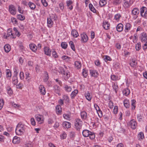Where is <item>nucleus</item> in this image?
Here are the masks:
<instances>
[{"instance_id": "9b49d317", "label": "nucleus", "mask_w": 147, "mask_h": 147, "mask_svg": "<svg viewBox=\"0 0 147 147\" xmlns=\"http://www.w3.org/2000/svg\"><path fill=\"white\" fill-rule=\"evenodd\" d=\"M90 73L92 76L97 77L98 76V71L95 70H90Z\"/></svg>"}, {"instance_id": "864d4df0", "label": "nucleus", "mask_w": 147, "mask_h": 147, "mask_svg": "<svg viewBox=\"0 0 147 147\" xmlns=\"http://www.w3.org/2000/svg\"><path fill=\"white\" fill-rule=\"evenodd\" d=\"M124 2L123 4V6L125 8H128L129 7V2L127 1H126L125 0H124Z\"/></svg>"}, {"instance_id": "603ef678", "label": "nucleus", "mask_w": 147, "mask_h": 147, "mask_svg": "<svg viewBox=\"0 0 147 147\" xmlns=\"http://www.w3.org/2000/svg\"><path fill=\"white\" fill-rule=\"evenodd\" d=\"M64 118L68 120H70V115L68 114H64L63 115Z\"/></svg>"}, {"instance_id": "72a5a7b5", "label": "nucleus", "mask_w": 147, "mask_h": 147, "mask_svg": "<svg viewBox=\"0 0 147 147\" xmlns=\"http://www.w3.org/2000/svg\"><path fill=\"white\" fill-rule=\"evenodd\" d=\"M131 108L132 110H134L136 107V100L134 99L131 100Z\"/></svg>"}, {"instance_id": "7c9ffc66", "label": "nucleus", "mask_w": 147, "mask_h": 147, "mask_svg": "<svg viewBox=\"0 0 147 147\" xmlns=\"http://www.w3.org/2000/svg\"><path fill=\"white\" fill-rule=\"evenodd\" d=\"M63 87L64 88L65 90L67 92H70L72 90L71 87L68 86L67 84H64Z\"/></svg>"}, {"instance_id": "680f3d73", "label": "nucleus", "mask_w": 147, "mask_h": 147, "mask_svg": "<svg viewBox=\"0 0 147 147\" xmlns=\"http://www.w3.org/2000/svg\"><path fill=\"white\" fill-rule=\"evenodd\" d=\"M144 9V10H144L143 11V13H142L143 15L146 14V13L147 12V8L146 7H142L140 8V12L141 11V10L142 9Z\"/></svg>"}, {"instance_id": "dca6fc26", "label": "nucleus", "mask_w": 147, "mask_h": 147, "mask_svg": "<svg viewBox=\"0 0 147 147\" xmlns=\"http://www.w3.org/2000/svg\"><path fill=\"white\" fill-rule=\"evenodd\" d=\"M39 91L41 94L42 95H45L46 93L45 88L42 85H40L39 87Z\"/></svg>"}, {"instance_id": "0e129e2a", "label": "nucleus", "mask_w": 147, "mask_h": 147, "mask_svg": "<svg viewBox=\"0 0 147 147\" xmlns=\"http://www.w3.org/2000/svg\"><path fill=\"white\" fill-rule=\"evenodd\" d=\"M30 121L31 124L33 125L34 126L36 125V122L34 119L33 118H32L30 119Z\"/></svg>"}, {"instance_id": "c756f323", "label": "nucleus", "mask_w": 147, "mask_h": 147, "mask_svg": "<svg viewBox=\"0 0 147 147\" xmlns=\"http://www.w3.org/2000/svg\"><path fill=\"white\" fill-rule=\"evenodd\" d=\"M47 23L48 26L50 28L52 27V25L53 24V22L52 20L50 18H47Z\"/></svg>"}, {"instance_id": "f3484780", "label": "nucleus", "mask_w": 147, "mask_h": 147, "mask_svg": "<svg viewBox=\"0 0 147 147\" xmlns=\"http://www.w3.org/2000/svg\"><path fill=\"white\" fill-rule=\"evenodd\" d=\"M41 115H36L35 116L36 120L39 122H40V123H42V122L43 121V119H42L41 117Z\"/></svg>"}, {"instance_id": "2f4dec72", "label": "nucleus", "mask_w": 147, "mask_h": 147, "mask_svg": "<svg viewBox=\"0 0 147 147\" xmlns=\"http://www.w3.org/2000/svg\"><path fill=\"white\" fill-rule=\"evenodd\" d=\"M123 104L124 106L126 108H129L130 106L129 100L125 99L123 101Z\"/></svg>"}, {"instance_id": "c9c22d12", "label": "nucleus", "mask_w": 147, "mask_h": 147, "mask_svg": "<svg viewBox=\"0 0 147 147\" xmlns=\"http://www.w3.org/2000/svg\"><path fill=\"white\" fill-rule=\"evenodd\" d=\"M81 116L82 118L84 119H86L87 116V113L85 111H82L81 113Z\"/></svg>"}, {"instance_id": "9d476101", "label": "nucleus", "mask_w": 147, "mask_h": 147, "mask_svg": "<svg viewBox=\"0 0 147 147\" xmlns=\"http://www.w3.org/2000/svg\"><path fill=\"white\" fill-rule=\"evenodd\" d=\"M29 47L31 50L34 52H36L37 51V47L33 43L30 44Z\"/></svg>"}, {"instance_id": "a878e982", "label": "nucleus", "mask_w": 147, "mask_h": 147, "mask_svg": "<svg viewBox=\"0 0 147 147\" xmlns=\"http://www.w3.org/2000/svg\"><path fill=\"white\" fill-rule=\"evenodd\" d=\"M17 127L23 130V131H25V126L24 125L22 124L21 122L19 123L17 125Z\"/></svg>"}, {"instance_id": "79ce46f5", "label": "nucleus", "mask_w": 147, "mask_h": 147, "mask_svg": "<svg viewBox=\"0 0 147 147\" xmlns=\"http://www.w3.org/2000/svg\"><path fill=\"white\" fill-rule=\"evenodd\" d=\"M17 19L20 20H24L25 19V17L24 16L21 14L18 15L17 16Z\"/></svg>"}, {"instance_id": "6ab92c4d", "label": "nucleus", "mask_w": 147, "mask_h": 147, "mask_svg": "<svg viewBox=\"0 0 147 147\" xmlns=\"http://www.w3.org/2000/svg\"><path fill=\"white\" fill-rule=\"evenodd\" d=\"M85 96L86 99L89 101L91 100L92 96L89 91H87L85 93Z\"/></svg>"}, {"instance_id": "7ed1b4c3", "label": "nucleus", "mask_w": 147, "mask_h": 147, "mask_svg": "<svg viewBox=\"0 0 147 147\" xmlns=\"http://www.w3.org/2000/svg\"><path fill=\"white\" fill-rule=\"evenodd\" d=\"M140 39L142 42L147 43V34L146 33H142L140 36Z\"/></svg>"}, {"instance_id": "f8f14e48", "label": "nucleus", "mask_w": 147, "mask_h": 147, "mask_svg": "<svg viewBox=\"0 0 147 147\" xmlns=\"http://www.w3.org/2000/svg\"><path fill=\"white\" fill-rule=\"evenodd\" d=\"M123 25L121 23L118 24L116 27L117 30L119 32H121L123 30Z\"/></svg>"}, {"instance_id": "052dcab7", "label": "nucleus", "mask_w": 147, "mask_h": 147, "mask_svg": "<svg viewBox=\"0 0 147 147\" xmlns=\"http://www.w3.org/2000/svg\"><path fill=\"white\" fill-rule=\"evenodd\" d=\"M41 2L44 6L47 7L48 5V3L46 0H41Z\"/></svg>"}, {"instance_id": "c03bdc74", "label": "nucleus", "mask_w": 147, "mask_h": 147, "mask_svg": "<svg viewBox=\"0 0 147 147\" xmlns=\"http://www.w3.org/2000/svg\"><path fill=\"white\" fill-rule=\"evenodd\" d=\"M111 80L113 81H116L119 80L118 76H116L114 75H111Z\"/></svg>"}, {"instance_id": "6e6552de", "label": "nucleus", "mask_w": 147, "mask_h": 147, "mask_svg": "<svg viewBox=\"0 0 147 147\" xmlns=\"http://www.w3.org/2000/svg\"><path fill=\"white\" fill-rule=\"evenodd\" d=\"M139 12L140 11L137 8H134L131 11V13L133 16H137L139 14ZM137 17L138 16H136L135 19H136Z\"/></svg>"}, {"instance_id": "774afa93", "label": "nucleus", "mask_w": 147, "mask_h": 147, "mask_svg": "<svg viewBox=\"0 0 147 147\" xmlns=\"http://www.w3.org/2000/svg\"><path fill=\"white\" fill-rule=\"evenodd\" d=\"M118 110V107L117 106H115L114 107V109H113V112L115 114H116L117 113Z\"/></svg>"}, {"instance_id": "4468645a", "label": "nucleus", "mask_w": 147, "mask_h": 147, "mask_svg": "<svg viewBox=\"0 0 147 147\" xmlns=\"http://www.w3.org/2000/svg\"><path fill=\"white\" fill-rule=\"evenodd\" d=\"M66 3L67 6L68 7V8L70 10H72L73 8V6L72 5L73 2L71 0H68L66 1Z\"/></svg>"}, {"instance_id": "de8ad7c7", "label": "nucleus", "mask_w": 147, "mask_h": 147, "mask_svg": "<svg viewBox=\"0 0 147 147\" xmlns=\"http://www.w3.org/2000/svg\"><path fill=\"white\" fill-rule=\"evenodd\" d=\"M70 73L69 72L66 73V74L63 76L64 79L65 80H66L69 78L70 76Z\"/></svg>"}, {"instance_id": "4d7b16f0", "label": "nucleus", "mask_w": 147, "mask_h": 147, "mask_svg": "<svg viewBox=\"0 0 147 147\" xmlns=\"http://www.w3.org/2000/svg\"><path fill=\"white\" fill-rule=\"evenodd\" d=\"M60 136L61 139H64L66 138L67 134L65 132H63L62 134L60 135Z\"/></svg>"}, {"instance_id": "4be33fe9", "label": "nucleus", "mask_w": 147, "mask_h": 147, "mask_svg": "<svg viewBox=\"0 0 147 147\" xmlns=\"http://www.w3.org/2000/svg\"><path fill=\"white\" fill-rule=\"evenodd\" d=\"M56 112L58 114H61L62 111V109L60 105H59L56 107Z\"/></svg>"}, {"instance_id": "a211bd4d", "label": "nucleus", "mask_w": 147, "mask_h": 147, "mask_svg": "<svg viewBox=\"0 0 147 147\" xmlns=\"http://www.w3.org/2000/svg\"><path fill=\"white\" fill-rule=\"evenodd\" d=\"M110 26V24L108 22L105 21L103 22V28L105 30H108Z\"/></svg>"}, {"instance_id": "58836bf2", "label": "nucleus", "mask_w": 147, "mask_h": 147, "mask_svg": "<svg viewBox=\"0 0 147 147\" xmlns=\"http://www.w3.org/2000/svg\"><path fill=\"white\" fill-rule=\"evenodd\" d=\"M89 7L90 10L93 13H95L96 12V10L95 9L93 6L92 4L90 3L89 5Z\"/></svg>"}, {"instance_id": "69168bd1", "label": "nucleus", "mask_w": 147, "mask_h": 147, "mask_svg": "<svg viewBox=\"0 0 147 147\" xmlns=\"http://www.w3.org/2000/svg\"><path fill=\"white\" fill-rule=\"evenodd\" d=\"M105 61L107 62V61H111L112 60V59L109 56H105Z\"/></svg>"}, {"instance_id": "f03ea898", "label": "nucleus", "mask_w": 147, "mask_h": 147, "mask_svg": "<svg viewBox=\"0 0 147 147\" xmlns=\"http://www.w3.org/2000/svg\"><path fill=\"white\" fill-rule=\"evenodd\" d=\"M82 122L80 119H76L74 122L75 128L77 130L79 131L82 128Z\"/></svg>"}, {"instance_id": "423d86ee", "label": "nucleus", "mask_w": 147, "mask_h": 147, "mask_svg": "<svg viewBox=\"0 0 147 147\" xmlns=\"http://www.w3.org/2000/svg\"><path fill=\"white\" fill-rule=\"evenodd\" d=\"M81 41L84 43L86 42L88 40V37L87 35L85 33H83L80 35Z\"/></svg>"}, {"instance_id": "09e8293b", "label": "nucleus", "mask_w": 147, "mask_h": 147, "mask_svg": "<svg viewBox=\"0 0 147 147\" xmlns=\"http://www.w3.org/2000/svg\"><path fill=\"white\" fill-rule=\"evenodd\" d=\"M69 44L72 50L74 51H75V47L74 42L72 41H70L69 42Z\"/></svg>"}, {"instance_id": "5fc2aeb1", "label": "nucleus", "mask_w": 147, "mask_h": 147, "mask_svg": "<svg viewBox=\"0 0 147 147\" xmlns=\"http://www.w3.org/2000/svg\"><path fill=\"white\" fill-rule=\"evenodd\" d=\"M122 0H114L113 3L115 5H117L120 4Z\"/></svg>"}, {"instance_id": "13d9d810", "label": "nucleus", "mask_w": 147, "mask_h": 147, "mask_svg": "<svg viewBox=\"0 0 147 147\" xmlns=\"http://www.w3.org/2000/svg\"><path fill=\"white\" fill-rule=\"evenodd\" d=\"M45 78L44 79V81L47 82L49 79V75L47 71H45Z\"/></svg>"}, {"instance_id": "5701e85b", "label": "nucleus", "mask_w": 147, "mask_h": 147, "mask_svg": "<svg viewBox=\"0 0 147 147\" xmlns=\"http://www.w3.org/2000/svg\"><path fill=\"white\" fill-rule=\"evenodd\" d=\"M122 92L123 95L127 96L130 93V90L128 88H125L123 90Z\"/></svg>"}, {"instance_id": "2eb2a0df", "label": "nucleus", "mask_w": 147, "mask_h": 147, "mask_svg": "<svg viewBox=\"0 0 147 147\" xmlns=\"http://www.w3.org/2000/svg\"><path fill=\"white\" fill-rule=\"evenodd\" d=\"M54 92L59 95H60V88L59 86L57 85H55L53 86Z\"/></svg>"}, {"instance_id": "1a4fd4ad", "label": "nucleus", "mask_w": 147, "mask_h": 147, "mask_svg": "<svg viewBox=\"0 0 147 147\" xmlns=\"http://www.w3.org/2000/svg\"><path fill=\"white\" fill-rule=\"evenodd\" d=\"M44 52L45 54L50 56L51 55V50L47 47H45L44 49Z\"/></svg>"}, {"instance_id": "bb28decb", "label": "nucleus", "mask_w": 147, "mask_h": 147, "mask_svg": "<svg viewBox=\"0 0 147 147\" xmlns=\"http://www.w3.org/2000/svg\"><path fill=\"white\" fill-rule=\"evenodd\" d=\"M20 138L17 136H15L13 138L12 140V142L15 144H18L20 142Z\"/></svg>"}, {"instance_id": "49530a36", "label": "nucleus", "mask_w": 147, "mask_h": 147, "mask_svg": "<svg viewBox=\"0 0 147 147\" xmlns=\"http://www.w3.org/2000/svg\"><path fill=\"white\" fill-rule=\"evenodd\" d=\"M61 45L62 48L64 49H66L67 47V43L65 42H62Z\"/></svg>"}, {"instance_id": "473e14b6", "label": "nucleus", "mask_w": 147, "mask_h": 147, "mask_svg": "<svg viewBox=\"0 0 147 147\" xmlns=\"http://www.w3.org/2000/svg\"><path fill=\"white\" fill-rule=\"evenodd\" d=\"M71 35L74 37L77 38L79 36V34L77 30H73L71 31Z\"/></svg>"}, {"instance_id": "39448f33", "label": "nucleus", "mask_w": 147, "mask_h": 147, "mask_svg": "<svg viewBox=\"0 0 147 147\" xmlns=\"http://www.w3.org/2000/svg\"><path fill=\"white\" fill-rule=\"evenodd\" d=\"M129 126L132 129H135L137 126V123L134 119L131 120L128 124Z\"/></svg>"}, {"instance_id": "f257e3e1", "label": "nucleus", "mask_w": 147, "mask_h": 147, "mask_svg": "<svg viewBox=\"0 0 147 147\" xmlns=\"http://www.w3.org/2000/svg\"><path fill=\"white\" fill-rule=\"evenodd\" d=\"M82 134L85 137H89L90 139L93 140L95 138V135L94 132L87 129L84 130L82 131Z\"/></svg>"}, {"instance_id": "f704fd0d", "label": "nucleus", "mask_w": 147, "mask_h": 147, "mask_svg": "<svg viewBox=\"0 0 147 147\" xmlns=\"http://www.w3.org/2000/svg\"><path fill=\"white\" fill-rule=\"evenodd\" d=\"M129 64L131 67H134L137 65V63L136 60H132Z\"/></svg>"}, {"instance_id": "e433bc0d", "label": "nucleus", "mask_w": 147, "mask_h": 147, "mask_svg": "<svg viewBox=\"0 0 147 147\" xmlns=\"http://www.w3.org/2000/svg\"><path fill=\"white\" fill-rule=\"evenodd\" d=\"M138 138L139 140H142L144 138L143 133L142 132H140L138 134Z\"/></svg>"}, {"instance_id": "a18cd8bd", "label": "nucleus", "mask_w": 147, "mask_h": 147, "mask_svg": "<svg viewBox=\"0 0 147 147\" xmlns=\"http://www.w3.org/2000/svg\"><path fill=\"white\" fill-rule=\"evenodd\" d=\"M141 44L140 42H139L136 44L135 48L136 51H139L141 49Z\"/></svg>"}, {"instance_id": "3c124183", "label": "nucleus", "mask_w": 147, "mask_h": 147, "mask_svg": "<svg viewBox=\"0 0 147 147\" xmlns=\"http://www.w3.org/2000/svg\"><path fill=\"white\" fill-rule=\"evenodd\" d=\"M82 73L84 76L86 78L88 75V70L85 69H84L83 70Z\"/></svg>"}, {"instance_id": "8fccbe9b", "label": "nucleus", "mask_w": 147, "mask_h": 147, "mask_svg": "<svg viewBox=\"0 0 147 147\" xmlns=\"http://www.w3.org/2000/svg\"><path fill=\"white\" fill-rule=\"evenodd\" d=\"M121 17V15L119 13H117L114 16L115 19L117 21H118L120 18Z\"/></svg>"}, {"instance_id": "c85d7f7f", "label": "nucleus", "mask_w": 147, "mask_h": 147, "mask_svg": "<svg viewBox=\"0 0 147 147\" xmlns=\"http://www.w3.org/2000/svg\"><path fill=\"white\" fill-rule=\"evenodd\" d=\"M4 49L6 52L8 53L10 51L11 47L9 45L6 44L4 46Z\"/></svg>"}, {"instance_id": "393cba45", "label": "nucleus", "mask_w": 147, "mask_h": 147, "mask_svg": "<svg viewBox=\"0 0 147 147\" xmlns=\"http://www.w3.org/2000/svg\"><path fill=\"white\" fill-rule=\"evenodd\" d=\"M74 65L76 68L77 69H79L82 66V64L81 62L78 61H76L75 62Z\"/></svg>"}, {"instance_id": "37998d69", "label": "nucleus", "mask_w": 147, "mask_h": 147, "mask_svg": "<svg viewBox=\"0 0 147 147\" xmlns=\"http://www.w3.org/2000/svg\"><path fill=\"white\" fill-rule=\"evenodd\" d=\"M6 76L7 78L10 77L11 76V72L10 70L9 69L6 70Z\"/></svg>"}, {"instance_id": "0eeeda50", "label": "nucleus", "mask_w": 147, "mask_h": 147, "mask_svg": "<svg viewBox=\"0 0 147 147\" xmlns=\"http://www.w3.org/2000/svg\"><path fill=\"white\" fill-rule=\"evenodd\" d=\"M132 27L131 24L129 23H127L125 24V28L124 29L125 32V33L128 32L130 30Z\"/></svg>"}, {"instance_id": "ddd939ff", "label": "nucleus", "mask_w": 147, "mask_h": 147, "mask_svg": "<svg viewBox=\"0 0 147 147\" xmlns=\"http://www.w3.org/2000/svg\"><path fill=\"white\" fill-rule=\"evenodd\" d=\"M62 124L63 127L65 128H69L71 127V123L68 122L64 121Z\"/></svg>"}, {"instance_id": "b1692460", "label": "nucleus", "mask_w": 147, "mask_h": 147, "mask_svg": "<svg viewBox=\"0 0 147 147\" xmlns=\"http://www.w3.org/2000/svg\"><path fill=\"white\" fill-rule=\"evenodd\" d=\"M6 89L7 90V93L9 95L11 96L13 93V92L11 88L9 86H7L6 87Z\"/></svg>"}, {"instance_id": "20e7f679", "label": "nucleus", "mask_w": 147, "mask_h": 147, "mask_svg": "<svg viewBox=\"0 0 147 147\" xmlns=\"http://www.w3.org/2000/svg\"><path fill=\"white\" fill-rule=\"evenodd\" d=\"M16 9L15 6L12 5L9 6V11L10 13L12 15H15L16 14Z\"/></svg>"}, {"instance_id": "e2e57ef3", "label": "nucleus", "mask_w": 147, "mask_h": 147, "mask_svg": "<svg viewBox=\"0 0 147 147\" xmlns=\"http://www.w3.org/2000/svg\"><path fill=\"white\" fill-rule=\"evenodd\" d=\"M4 102L3 99H0V110L2 108Z\"/></svg>"}, {"instance_id": "4c0bfd02", "label": "nucleus", "mask_w": 147, "mask_h": 147, "mask_svg": "<svg viewBox=\"0 0 147 147\" xmlns=\"http://www.w3.org/2000/svg\"><path fill=\"white\" fill-rule=\"evenodd\" d=\"M63 99L65 101V102L68 103L69 102V98L67 95H64L63 96Z\"/></svg>"}, {"instance_id": "ea45409f", "label": "nucleus", "mask_w": 147, "mask_h": 147, "mask_svg": "<svg viewBox=\"0 0 147 147\" xmlns=\"http://www.w3.org/2000/svg\"><path fill=\"white\" fill-rule=\"evenodd\" d=\"M107 4L106 0H100L99 1V4L101 7Z\"/></svg>"}, {"instance_id": "412c9836", "label": "nucleus", "mask_w": 147, "mask_h": 147, "mask_svg": "<svg viewBox=\"0 0 147 147\" xmlns=\"http://www.w3.org/2000/svg\"><path fill=\"white\" fill-rule=\"evenodd\" d=\"M24 131L16 127V133L17 135H20L23 134Z\"/></svg>"}, {"instance_id": "a19ab883", "label": "nucleus", "mask_w": 147, "mask_h": 147, "mask_svg": "<svg viewBox=\"0 0 147 147\" xmlns=\"http://www.w3.org/2000/svg\"><path fill=\"white\" fill-rule=\"evenodd\" d=\"M28 5L30 9H34L36 8L35 5L31 2H30L28 3Z\"/></svg>"}, {"instance_id": "6e6d98bb", "label": "nucleus", "mask_w": 147, "mask_h": 147, "mask_svg": "<svg viewBox=\"0 0 147 147\" xmlns=\"http://www.w3.org/2000/svg\"><path fill=\"white\" fill-rule=\"evenodd\" d=\"M137 117L138 121H141L142 120L143 117L140 114H138Z\"/></svg>"}, {"instance_id": "aec40b11", "label": "nucleus", "mask_w": 147, "mask_h": 147, "mask_svg": "<svg viewBox=\"0 0 147 147\" xmlns=\"http://www.w3.org/2000/svg\"><path fill=\"white\" fill-rule=\"evenodd\" d=\"M78 93V91L76 89L75 90L71 92L70 96L71 99H74Z\"/></svg>"}, {"instance_id": "cd10ccee", "label": "nucleus", "mask_w": 147, "mask_h": 147, "mask_svg": "<svg viewBox=\"0 0 147 147\" xmlns=\"http://www.w3.org/2000/svg\"><path fill=\"white\" fill-rule=\"evenodd\" d=\"M12 83L14 85H16L18 82L17 76H13L12 78Z\"/></svg>"}, {"instance_id": "338daca9", "label": "nucleus", "mask_w": 147, "mask_h": 147, "mask_svg": "<svg viewBox=\"0 0 147 147\" xmlns=\"http://www.w3.org/2000/svg\"><path fill=\"white\" fill-rule=\"evenodd\" d=\"M113 89L115 90L116 92H117L116 90L117 89V88H118V86L117 84V83H115L113 85Z\"/></svg>"}, {"instance_id": "bf43d9fd", "label": "nucleus", "mask_w": 147, "mask_h": 147, "mask_svg": "<svg viewBox=\"0 0 147 147\" xmlns=\"http://www.w3.org/2000/svg\"><path fill=\"white\" fill-rule=\"evenodd\" d=\"M13 71L14 73L13 76H17L18 74V71L17 68L15 67L13 69Z\"/></svg>"}]
</instances>
